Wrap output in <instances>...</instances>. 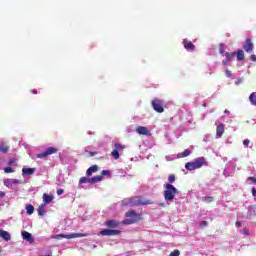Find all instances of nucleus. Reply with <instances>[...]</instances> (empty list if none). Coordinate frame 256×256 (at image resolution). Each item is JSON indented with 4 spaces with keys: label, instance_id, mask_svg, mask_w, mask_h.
Listing matches in <instances>:
<instances>
[{
    "label": "nucleus",
    "instance_id": "48",
    "mask_svg": "<svg viewBox=\"0 0 256 256\" xmlns=\"http://www.w3.org/2000/svg\"><path fill=\"white\" fill-rule=\"evenodd\" d=\"M224 53H225V50L223 48H220V54L224 55Z\"/></svg>",
    "mask_w": 256,
    "mask_h": 256
},
{
    "label": "nucleus",
    "instance_id": "6",
    "mask_svg": "<svg viewBox=\"0 0 256 256\" xmlns=\"http://www.w3.org/2000/svg\"><path fill=\"white\" fill-rule=\"evenodd\" d=\"M57 148L49 147L45 152L39 153L36 155L37 159H44V157H49V155H55L57 153Z\"/></svg>",
    "mask_w": 256,
    "mask_h": 256
},
{
    "label": "nucleus",
    "instance_id": "2",
    "mask_svg": "<svg viewBox=\"0 0 256 256\" xmlns=\"http://www.w3.org/2000/svg\"><path fill=\"white\" fill-rule=\"evenodd\" d=\"M207 165L208 163L205 157H198L192 162H187L185 164V169H187V171H195L197 169H201L203 166L207 167Z\"/></svg>",
    "mask_w": 256,
    "mask_h": 256
},
{
    "label": "nucleus",
    "instance_id": "24",
    "mask_svg": "<svg viewBox=\"0 0 256 256\" xmlns=\"http://www.w3.org/2000/svg\"><path fill=\"white\" fill-rule=\"evenodd\" d=\"M249 101H250L251 105H254L256 107V93L255 92L250 94Z\"/></svg>",
    "mask_w": 256,
    "mask_h": 256
},
{
    "label": "nucleus",
    "instance_id": "27",
    "mask_svg": "<svg viewBox=\"0 0 256 256\" xmlns=\"http://www.w3.org/2000/svg\"><path fill=\"white\" fill-rule=\"evenodd\" d=\"M80 185H83V183H90L91 184V178L87 177H81L79 180Z\"/></svg>",
    "mask_w": 256,
    "mask_h": 256
},
{
    "label": "nucleus",
    "instance_id": "46",
    "mask_svg": "<svg viewBox=\"0 0 256 256\" xmlns=\"http://www.w3.org/2000/svg\"><path fill=\"white\" fill-rule=\"evenodd\" d=\"M3 197H5V192L0 191V199H3Z\"/></svg>",
    "mask_w": 256,
    "mask_h": 256
},
{
    "label": "nucleus",
    "instance_id": "25",
    "mask_svg": "<svg viewBox=\"0 0 256 256\" xmlns=\"http://www.w3.org/2000/svg\"><path fill=\"white\" fill-rule=\"evenodd\" d=\"M9 151V146L6 144H0V153H7Z\"/></svg>",
    "mask_w": 256,
    "mask_h": 256
},
{
    "label": "nucleus",
    "instance_id": "1",
    "mask_svg": "<svg viewBox=\"0 0 256 256\" xmlns=\"http://www.w3.org/2000/svg\"><path fill=\"white\" fill-rule=\"evenodd\" d=\"M124 207H141L143 205H151V200L143 198V196H136L122 200Z\"/></svg>",
    "mask_w": 256,
    "mask_h": 256
},
{
    "label": "nucleus",
    "instance_id": "45",
    "mask_svg": "<svg viewBox=\"0 0 256 256\" xmlns=\"http://www.w3.org/2000/svg\"><path fill=\"white\" fill-rule=\"evenodd\" d=\"M15 163H16L15 160H9V161H8V165H13V164H15Z\"/></svg>",
    "mask_w": 256,
    "mask_h": 256
},
{
    "label": "nucleus",
    "instance_id": "43",
    "mask_svg": "<svg viewBox=\"0 0 256 256\" xmlns=\"http://www.w3.org/2000/svg\"><path fill=\"white\" fill-rule=\"evenodd\" d=\"M250 59H251V61H253V62L256 63V55H255V54H252V55L250 56Z\"/></svg>",
    "mask_w": 256,
    "mask_h": 256
},
{
    "label": "nucleus",
    "instance_id": "10",
    "mask_svg": "<svg viewBox=\"0 0 256 256\" xmlns=\"http://www.w3.org/2000/svg\"><path fill=\"white\" fill-rule=\"evenodd\" d=\"M21 235L24 241H28V243H35V239L33 238V235H31V233L27 231H22Z\"/></svg>",
    "mask_w": 256,
    "mask_h": 256
},
{
    "label": "nucleus",
    "instance_id": "14",
    "mask_svg": "<svg viewBox=\"0 0 256 256\" xmlns=\"http://www.w3.org/2000/svg\"><path fill=\"white\" fill-rule=\"evenodd\" d=\"M120 223L117 222V220H108L106 221V227H108V229H117V227H119Z\"/></svg>",
    "mask_w": 256,
    "mask_h": 256
},
{
    "label": "nucleus",
    "instance_id": "40",
    "mask_svg": "<svg viewBox=\"0 0 256 256\" xmlns=\"http://www.w3.org/2000/svg\"><path fill=\"white\" fill-rule=\"evenodd\" d=\"M225 75L226 77L231 78L232 77L231 70H226Z\"/></svg>",
    "mask_w": 256,
    "mask_h": 256
},
{
    "label": "nucleus",
    "instance_id": "32",
    "mask_svg": "<svg viewBox=\"0 0 256 256\" xmlns=\"http://www.w3.org/2000/svg\"><path fill=\"white\" fill-rule=\"evenodd\" d=\"M111 155L113 156L114 159H119L120 155H119V152L117 150H113L111 152Z\"/></svg>",
    "mask_w": 256,
    "mask_h": 256
},
{
    "label": "nucleus",
    "instance_id": "22",
    "mask_svg": "<svg viewBox=\"0 0 256 256\" xmlns=\"http://www.w3.org/2000/svg\"><path fill=\"white\" fill-rule=\"evenodd\" d=\"M235 57H237L238 61H244L245 53L243 52V50H238Z\"/></svg>",
    "mask_w": 256,
    "mask_h": 256
},
{
    "label": "nucleus",
    "instance_id": "20",
    "mask_svg": "<svg viewBox=\"0 0 256 256\" xmlns=\"http://www.w3.org/2000/svg\"><path fill=\"white\" fill-rule=\"evenodd\" d=\"M35 173V168H23L22 175H33Z\"/></svg>",
    "mask_w": 256,
    "mask_h": 256
},
{
    "label": "nucleus",
    "instance_id": "26",
    "mask_svg": "<svg viewBox=\"0 0 256 256\" xmlns=\"http://www.w3.org/2000/svg\"><path fill=\"white\" fill-rule=\"evenodd\" d=\"M123 149H125V146L121 145L120 143H115L114 144V150L118 151H123Z\"/></svg>",
    "mask_w": 256,
    "mask_h": 256
},
{
    "label": "nucleus",
    "instance_id": "21",
    "mask_svg": "<svg viewBox=\"0 0 256 256\" xmlns=\"http://www.w3.org/2000/svg\"><path fill=\"white\" fill-rule=\"evenodd\" d=\"M43 201L46 204L51 203L53 201V195H49V194L44 193L43 194Z\"/></svg>",
    "mask_w": 256,
    "mask_h": 256
},
{
    "label": "nucleus",
    "instance_id": "50",
    "mask_svg": "<svg viewBox=\"0 0 256 256\" xmlns=\"http://www.w3.org/2000/svg\"><path fill=\"white\" fill-rule=\"evenodd\" d=\"M90 155L93 157V155H97V152H91Z\"/></svg>",
    "mask_w": 256,
    "mask_h": 256
},
{
    "label": "nucleus",
    "instance_id": "36",
    "mask_svg": "<svg viewBox=\"0 0 256 256\" xmlns=\"http://www.w3.org/2000/svg\"><path fill=\"white\" fill-rule=\"evenodd\" d=\"M4 173H13V168L11 167L4 168Z\"/></svg>",
    "mask_w": 256,
    "mask_h": 256
},
{
    "label": "nucleus",
    "instance_id": "18",
    "mask_svg": "<svg viewBox=\"0 0 256 256\" xmlns=\"http://www.w3.org/2000/svg\"><path fill=\"white\" fill-rule=\"evenodd\" d=\"M191 155V150L185 149L182 153H178L177 157L178 159H183L185 157H189Z\"/></svg>",
    "mask_w": 256,
    "mask_h": 256
},
{
    "label": "nucleus",
    "instance_id": "38",
    "mask_svg": "<svg viewBox=\"0 0 256 256\" xmlns=\"http://www.w3.org/2000/svg\"><path fill=\"white\" fill-rule=\"evenodd\" d=\"M101 175H107V176H109V175H111V172L109 171V170H103L102 172H101Z\"/></svg>",
    "mask_w": 256,
    "mask_h": 256
},
{
    "label": "nucleus",
    "instance_id": "28",
    "mask_svg": "<svg viewBox=\"0 0 256 256\" xmlns=\"http://www.w3.org/2000/svg\"><path fill=\"white\" fill-rule=\"evenodd\" d=\"M213 196H205L202 198V201H204L205 203H213Z\"/></svg>",
    "mask_w": 256,
    "mask_h": 256
},
{
    "label": "nucleus",
    "instance_id": "29",
    "mask_svg": "<svg viewBox=\"0 0 256 256\" xmlns=\"http://www.w3.org/2000/svg\"><path fill=\"white\" fill-rule=\"evenodd\" d=\"M38 215L40 217H43V215H45V208H44L43 205L39 206V208H38Z\"/></svg>",
    "mask_w": 256,
    "mask_h": 256
},
{
    "label": "nucleus",
    "instance_id": "17",
    "mask_svg": "<svg viewBox=\"0 0 256 256\" xmlns=\"http://www.w3.org/2000/svg\"><path fill=\"white\" fill-rule=\"evenodd\" d=\"M0 237L4 239V241H11V234L5 230H0Z\"/></svg>",
    "mask_w": 256,
    "mask_h": 256
},
{
    "label": "nucleus",
    "instance_id": "9",
    "mask_svg": "<svg viewBox=\"0 0 256 256\" xmlns=\"http://www.w3.org/2000/svg\"><path fill=\"white\" fill-rule=\"evenodd\" d=\"M244 51L246 53H252L253 52V40L251 38H247L244 45H243Z\"/></svg>",
    "mask_w": 256,
    "mask_h": 256
},
{
    "label": "nucleus",
    "instance_id": "49",
    "mask_svg": "<svg viewBox=\"0 0 256 256\" xmlns=\"http://www.w3.org/2000/svg\"><path fill=\"white\" fill-rule=\"evenodd\" d=\"M31 93H33V95H37V90L33 89V90H31Z\"/></svg>",
    "mask_w": 256,
    "mask_h": 256
},
{
    "label": "nucleus",
    "instance_id": "13",
    "mask_svg": "<svg viewBox=\"0 0 256 256\" xmlns=\"http://www.w3.org/2000/svg\"><path fill=\"white\" fill-rule=\"evenodd\" d=\"M136 133H138V135H151V131L145 126H138L136 128Z\"/></svg>",
    "mask_w": 256,
    "mask_h": 256
},
{
    "label": "nucleus",
    "instance_id": "30",
    "mask_svg": "<svg viewBox=\"0 0 256 256\" xmlns=\"http://www.w3.org/2000/svg\"><path fill=\"white\" fill-rule=\"evenodd\" d=\"M122 223L123 225H133V223H135V220H131V218H128V219H124Z\"/></svg>",
    "mask_w": 256,
    "mask_h": 256
},
{
    "label": "nucleus",
    "instance_id": "4",
    "mask_svg": "<svg viewBox=\"0 0 256 256\" xmlns=\"http://www.w3.org/2000/svg\"><path fill=\"white\" fill-rule=\"evenodd\" d=\"M88 233H73V234H56L52 236V239H77V237H88Z\"/></svg>",
    "mask_w": 256,
    "mask_h": 256
},
{
    "label": "nucleus",
    "instance_id": "37",
    "mask_svg": "<svg viewBox=\"0 0 256 256\" xmlns=\"http://www.w3.org/2000/svg\"><path fill=\"white\" fill-rule=\"evenodd\" d=\"M251 143V141L249 140V139H245L244 141H243V145H244V147H249V144Z\"/></svg>",
    "mask_w": 256,
    "mask_h": 256
},
{
    "label": "nucleus",
    "instance_id": "34",
    "mask_svg": "<svg viewBox=\"0 0 256 256\" xmlns=\"http://www.w3.org/2000/svg\"><path fill=\"white\" fill-rule=\"evenodd\" d=\"M179 255H181V252H180L179 250H174V251H172V252L169 254V256H179Z\"/></svg>",
    "mask_w": 256,
    "mask_h": 256
},
{
    "label": "nucleus",
    "instance_id": "23",
    "mask_svg": "<svg viewBox=\"0 0 256 256\" xmlns=\"http://www.w3.org/2000/svg\"><path fill=\"white\" fill-rule=\"evenodd\" d=\"M34 212H35V207H33V205L31 204L26 205V213L28 215H33Z\"/></svg>",
    "mask_w": 256,
    "mask_h": 256
},
{
    "label": "nucleus",
    "instance_id": "44",
    "mask_svg": "<svg viewBox=\"0 0 256 256\" xmlns=\"http://www.w3.org/2000/svg\"><path fill=\"white\" fill-rule=\"evenodd\" d=\"M252 195H253V197H255V199H256V189H255V188H252Z\"/></svg>",
    "mask_w": 256,
    "mask_h": 256
},
{
    "label": "nucleus",
    "instance_id": "42",
    "mask_svg": "<svg viewBox=\"0 0 256 256\" xmlns=\"http://www.w3.org/2000/svg\"><path fill=\"white\" fill-rule=\"evenodd\" d=\"M63 193H65V190H63V189L57 190V195H63Z\"/></svg>",
    "mask_w": 256,
    "mask_h": 256
},
{
    "label": "nucleus",
    "instance_id": "11",
    "mask_svg": "<svg viewBox=\"0 0 256 256\" xmlns=\"http://www.w3.org/2000/svg\"><path fill=\"white\" fill-rule=\"evenodd\" d=\"M223 133H225V124L221 123L216 128L217 139H221V137H223Z\"/></svg>",
    "mask_w": 256,
    "mask_h": 256
},
{
    "label": "nucleus",
    "instance_id": "8",
    "mask_svg": "<svg viewBox=\"0 0 256 256\" xmlns=\"http://www.w3.org/2000/svg\"><path fill=\"white\" fill-rule=\"evenodd\" d=\"M125 217L127 219H131L135 223H137V221H139L141 219V215L137 214V212H135V210H130V211L126 212Z\"/></svg>",
    "mask_w": 256,
    "mask_h": 256
},
{
    "label": "nucleus",
    "instance_id": "12",
    "mask_svg": "<svg viewBox=\"0 0 256 256\" xmlns=\"http://www.w3.org/2000/svg\"><path fill=\"white\" fill-rule=\"evenodd\" d=\"M235 55H237V52H232V53L226 52L225 54L226 59L222 61L223 65L225 66L229 65V63H231L232 57H235Z\"/></svg>",
    "mask_w": 256,
    "mask_h": 256
},
{
    "label": "nucleus",
    "instance_id": "47",
    "mask_svg": "<svg viewBox=\"0 0 256 256\" xmlns=\"http://www.w3.org/2000/svg\"><path fill=\"white\" fill-rule=\"evenodd\" d=\"M235 225H236V227H241V222H240V221H237V222L235 223Z\"/></svg>",
    "mask_w": 256,
    "mask_h": 256
},
{
    "label": "nucleus",
    "instance_id": "5",
    "mask_svg": "<svg viewBox=\"0 0 256 256\" xmlns=\"http://www.w3.org/2000/svg\"><path fill=\"white\" fill-rule=\"evenodd\" d=\"M151 105L156 113H163V111H165V108H163V100L155 98L152 100Z\"/></svg>",
    "mask_w": 256,
    "mask_h": 256
},
{
    "label": "nucleus",
    "instance_id": "7",
    "mask_svg": "<svg viewBox=\"0 0 256 256\" xmlns=\"http://www.w3.org/2000/svg\"><path fill=\"white\" fill-rule=\"evenodd\" d=\"M100 235L104 237H115L117 235H121V230L104 229L100 232Z\"/></svg>",
    "mask_w": 256,
    "mask_h": 256
},
{
    "label": "nucleus",
    "instance_id": "35",
    "mask_svg": "<svg viewBox=\"0 0 256 256\" xmlns=\"http://www.w3.org/2000/svg\"><path fill=\"white\" fill-rule=\"evenodd\" d=\"M12 185H21V180L19 179H11Z\"/></svg>",
    "mask_w": 256,
    "mask_h": 256
},
{
    "label": "nucleus",
    "instance_id": "33",
    "mask_svg": "<svg viewBox=\"0 0 256 256\" xmlns=\"http://www.w3.org/2000/svg\"><path fill=\"white\" fill-rule=\"evenodd\" d=\"M4 185H5V187H11V185H13V182L11 179H6L4 181Z\"/></svg>",
    "mask_w": 256,
    "mask_h": 256
},
{
    "label": "nucleus",
    "instance_id": "41",
    "mask_svg": "<svg viewBox=\"0 0 256 256\" xmlns=\"http://www.w3.org/2000/svg\"><path fill=\"white\" fill-rule=\"evenodd\" d=\"M247 181H252V183L256 184V178L255 177H248Z\"/></svg>",
    "mask_w": 256,
    "mask_h": 256
},
{
    "label": "nucleus",
    "instance_id": "19",
    "mask_svg": "<svg viewBox=\"0 0 256 256\" xmlns=\"http://www.w3.org/2000/svg\"><path fill=\"white\" fill-rule=\"evenodd\" d=\"M103 181V176L98 175V176H93L92 178H90V184L93 185L94 183H99Z\"/></svg>",
    "mask_w": 256,
    "mask_h": 256
},
{
    "label": "nucleus",
    "instance_id": "15",
    "mask_svg": "<svg viewBox=\"0 0 256 256\" xmlns=\"http://www.w3.org/2000/svg\"><path fill=\"white\" fill-rule=\"evenodd\" d=\"M182 43H183L184 49H186V51H195V46H194L193 42L184 40Z\"/></svg>",
    "mask_w": 256,
    "mask_h": 256
},
{
    "label": "nucleus",
    "instance_id": "31",
    "mask_svg": "<svg viewBox=\"0 0 256 256\" xmlns=\"http://www.w3.org/2000/svg\"><path fill=\"white\" fill-rule=\"evenodd\" d=\"M175 174H170L169 176H168V182H169V184L171 185V183H175Z\"/></svg>",
    "mask_w": 256,
    "mask_h": 256
},
{
    "label": "nucleus",
    "instance_id": "39",
    "mask_svg": "<svg viewBox=\"0 0 256 256\" xmlns=\"http://www.w3.org/2000/svg\"><path fill=\"white\" fill-rule=\"evenodd\" d=\"M207 225H209V223L207 221L200 222V227H207Z\"/></svg>",
    "mask_w": 256,
    "mask_h": 256
},
{
    "label": "nucleus",
    "instance_id": "16",
    "mask_svg": "<svg viewBox=\"0 0 256 256\" xmlns=\"http://www.w3.org/2000/svg\"><path fill=\"white\" fill-rule=\"evenodd\" d=\"M97 171H99V166L93 165V166H91L90 168L87 169L86 175L88 177H91L93 175V173H97Z\"/></svg>",
    "mask_w": 256,
    "mask_h": 256
},
{
    "label": "nucleus",
    "instance_id": "3",
    "mask_svg": "<svg viewBox=\"0 0 256 256\" xmlns=\"http://www.w3.org/2000/svg\"><path fill=\"white\" fill-rule=\"evenodd\" d=\"M164 199L165 201H173L175 199V195H177L178 190L170 183L164 184Z\"/></svg>",
    "mask_w": 256,
    "mask_h": 256
}]
</instances>
